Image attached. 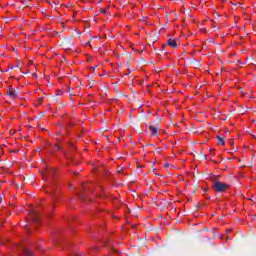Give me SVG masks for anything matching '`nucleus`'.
I'll return each mask as SVG.
<instances>
[{
	"label": "nucleus",
	"instance_id": "9",
	"mask_svg": "<svg viewBox=\"0 0 256 256\" xmlns=\"http://www.w3.org/2000/svg\"><path fill=\"white\" fill-rule=\"evenodd\" d=\"M217 145H225V140L221 136H216Z\"/></svg>",
	"mask_w": 256,
	"mask_h": 256
},
{
	"label": "nucleus",
	"instance_id": "12",
	"mask_svg": "<svg viewBox=\"0 0 256 256\" xmlns=\"http://www.w3.org/2000/svg\"><path fill=\"white\" fill-rule=\"evenodd\" d=\"M79 199H81V201H83V199H85V195L84 194H79Z\"/></svg>",
	"mask_w": 256,
	"mask_h": 256
},
{
	"label": "nucleus",
	"instance_id": "11",
	"mask_svg": "<svg viewBox=\"0 0 256 256\" xmlns=\"http://www.w3.org/2000/svg\"><path fill=\"white\" fill-rule=\"evenodd\" d=\"M38 103H39V105H42V104H43V97H41V98L38 99Z\"/></svg>",
	"mask_w": 256,
	"mask_h": 256
},
{
	"label": "nucleus",
	"instance_id": "7",
	"mask_svg": "<svg viewBox=\"0 0 256 256\" xmlns=\"http://www.w3.org/2000/svg\"><path fill=\"white\" fill-rule=\"evenodd\" d=\"M8 95L11 97V99H15V97L19 95V92L17 90H9Z\"/></svg>",
	"mask_w": 256,
	"mask_h": 256
},
{
	"label": "nucleus",
	"instance_id": "1",
	"mask_svg": "<svg viewBox=\"0 0 256 256\" xmlns=\"http://www.w3.org/2000/svg\"><path fill=\"white\" fill-rule=\"evenodd\" d=\"M212 189L215 191V193H223L229 189V184L219 182L218 180H213Z\"/></svg>",
	"mask_w": 256,
	"mask_h": 256
},
{
	"label": "nucleus",
	"instance_id": "2",
	"mask_svg": "<svg viewBox=\"0 0 256 256\" xmlns=\"http://www.w3.org/2000/svg\"><path fill=\"white\" fill-rule=\"evenodd\" d=\"M47 193L50 194L53 201H59V195H61V191L55 187V184H50L47 189Z\"/></svg>",
	"mask_w": 256,
	"mask_h": 256
},
{
	"label": "nucleus",
	"instance_id": "17",
	"mask_svg": "<svg viewBox=\"0 0 256 256\" xmlns=\"http://www.w3.org/2000/svg\"><path fill=\"white\" fill-rule=\"evenodd\" d=\"M164 167H169V164L168 163L164 164Z\"/></svg>",
	"mask_w": 256,
	"mask_h": 256
},
{
	"label": "nucleus",
	"instance_id": "21",
	"mask_svg": "<svg viewBox=\"0 0 256 256\" xmlns=\"http://www.w3.org/2000/svg\"><path fill=\"white\" fill-rule=\"evenodd\" d=\"M94 249L97 250V247H95Z\"/></svg>",
	"mask_w": 256,
	"mask_h": 256
},
{
	"label": "nucleus",
	"instance_id": "19",
	"mask_svg": "<svg viewBox=\"0 0 256 256\" xmlns=\"http://www.w3.org/2000/svg\"><path fill=\"white\" fill-rule=\"evenodd\" d=\"M64 156L67 157V153H64Z\"/></svg>",
	"mask_w": 256,
	"mask_h": 256
},
{
	"label": "nucleus",
	"instance_id": "6",
	"mask_svg": "<svg viewBox=\"0 0 256 256\" xmlns=\"http://www.w3.org/2000/svg\"><path fill=\"white\" fill-rule=\"evenodd\" d=\"M31 219H32V223H39V217L37 216V212H31Z\"/></svg>",
	"mask_w": 256,
	"mask_h": 256
},
{
	"label": "nucleus",
	"instance_id": "14",
	"mask_svg": "<svg viewBox=\"0 0 256 256\" xmlns=\"http://www.w3.org/2000/svg\"><path fill=\"white\" fill-rule=\"evenodd\" d=\"M55 147H56V149H57L58 151H61V146H59V145L57 144Z\"/></svg>",
	"mask_w": 256,
	"mask_h": 256
},
{
	"label": "nucleus",
	"instance_id": "18",
	"mask_svg": "<svg viewBox=\"0 0 256 256\" xmlns=\"http://www.w3.org/2000/svg\"><path fill=\"white\" fill-rule=\"evenodd\" d=\"M69 147H73V144L69 143Z\"/></svg>",
	"mask_w": 256,
	"mask_h": 256
},
{
	"label": "nucleus",
	"instance_id": "4",
	"mask_svg": "<svg viewBox=\"0 0 256 256\" xmlns=\"http://www.w3.org/2000/svg\"><path fill=\"white\" fill-rule=\"evenodd\" d=\"M188 64L193 65V67H195L196 69H198V67H201V64H199V61L195 60V58L188 59Z\"/></svg>",
	"mask_w": 256,
	"mask_h": 256
},
{
	"label": "nucleus",
	"instance_id": "3",
	"mask_svg": "<svg viewBox=\"0 0 256 256\" xmlns=\"http://www.w3.org/2000/svg\"><path fill=\"white\" fill-rule=\"evenodd\" d=\"M61 47L65 51H69L73 47V43L71 42V38H63L61 42Z\"/></svg>",
	"mask_w": 256,
	"mask_h": 256
},
{
	"label": "nucleus",
	"instance_id": "16",
	"mask_svg": "<svg viewBox=\"0 0 256 256\" xmlns=\"http://www.w3.org/2000/svg\"><path fill=\"white\" fill-rule=\"evenodd\" d=\"M233 144H234V142H233V141H230V142H229V145H233Z\"/></svg>",
	"mask_w": 256,
	"mask_h": 256
},
{
	"label": "nucleus",
	"instance_id": "8",
	"mask_svg": "<svg viewBox=\"0 0 256 256\" xmlns=\"http://www.w3.org/2000/svg\"><path fill=\"white\" fill-rule=\"evenodd\" d=\"M149 129L152 132L151 136L157 135V133L159 131V128H157L156 126H153V125H150Z\"/></svg>",
	"mask_w": 256,
	"mask_h": 256
},
{
	"label": "nucleus",
	"instance_id": "5",
	"mask_svg": "<svg viewBox=\"0 0 256 256\" xmlns=\"http://www.w3.org/2000/svg\"><path fill=\"white\" fill-rule=\"evenodd\" d=\"M167 44L169 45V47H172L173 49H177V40L173 38H169L167 40Z\"/></svg>",
	"mask_w": 256,
	"mask_h": 256
},
{
	"label": "nucleus",
	"instance_id": "15",
	"mask_svg": "<svg viewBox=\"0 0 256 256\" xmlns=\"http://www.w3.org/2000/svg\"><path fill=\"white\" fill-rule=\"evenodd\" d=\"M101 13H107V10H103V9H101Z\"/></svg>",
	"mask_w": 256,
	"mask_h": 256
},
{
	"label": "nucleus",
	"instance_id": "10",
	"mask_svg": "<svg viewBox=\"0 0 256 256\" xmlns=\"http://www.w3.org/2000/svg\"><path fill=\"white\" fill-rule=\"evenodd\" d=\"M23 253H24V256H33V252H31L26 247L23 248Z\"/></svg>",
	"mask_w": 256,
	"mask_h": 256
},
{
	"label": "nucleus",
	"instance_id": "20",
	"mask_svg": "<svg viewBox=\"0 0 256 256\" xmlns=\"http://www.w3.org/2000/svg\"><path fill=\"white\" fill-rule=\"evenodd\" d=\"M145 21H147V18H144Z\"/></svg>",
	"mask_w": 256,
	"mask_h": 256
},
{
	"label": "nucleus",
	"instance_id": "13",
	"mask_svg": "<svg viewBox=\"0 0 256 256\" xmlns=\"http://www.w3.org/2000/svg\"><path fill=\"white\" fill-rule=\"evenodd\" d=\"M155 151L156 153H159V151H163V148H156Z\"/></svg>",
	"mask_w": 256,
	"mask_h": 256
}]
</instances>
